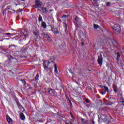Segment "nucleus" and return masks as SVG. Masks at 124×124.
<instances>
[{"instance_id": "1", "label": "nucleus", "mask_w": 124, "mask_h": 124, "mask_svg": "<svg viewBox=\"0 0 124 124\" xmlns=\"http://www.w3.org/2000/svg\"><path fill=\"white\" fill-rule=\"evenodd\" d=\"M56 56H51L50 59L48 61H45L43 62L44 68L45 70L48 71L53 69L54 66V72L56 74H58V68H57V64L55 63V60Z\"/></svg>"}, {"instance_id": "2", "label": "nucleus", "mask_w": 124, "mask_h": 124, "mask_svg": "<svg viewBox=\"0 0 124 124\" xmlns=\"http://www.w3.org/2000/svg\"><path fill=\"white\" fill-rule=\"evenodd\" d=\"M112 28L113 29L114 31H115V33L116 34H119V33H121V26L118 24H115L112 27Z\"/></svg>"}, {"instance_id": "3", "label": "nucleus", "mask_w": 124, "mask_h": 124, "mask_svg": "<svg viewBox=\"0 0 124 124\" xmlns=\"http://www.w3.org/2000/svg\"><path fill=\"white\" fill-rule=\"evenodd\" d=\"M43 3L40 0H35V4L32 6L33 8H38L40 6H42Z\"/></svg>"}, {"instance_id": "4", "label": "nucleus", "mask_w": 124, "mask_h": 124, "mask_svg": "<svg viewBox=\"0 0 124 124\" xmlns=\"http://www.w3.org/2000/svg\"><path fill=\"white\" fill-rule=\"evenodd\" d=\"M98 63L99 64L100 66L102 65V63L103 62V57H102V54L100 53V55L98 56V60H97Z\"/></svg>"}, {"instance_id": "5", "label": "nucleus", "mask_w": 124, "mask_h": 124, "mask_svg": "<svg viewBox=\"0 0 124 124\" xmlns=\"http://www.w3.org/2000/svg\"><path fill=\"white\" fill-rule=\"evenodd\" d=\"M47 92L48 93L52 96H57V92L54 89H49L47 90Z\"/></svg>"}, {"instance_id": "6", "label": "nucleus", "mask_w": 124, "mask_h": 124, "mask_svg": "<svg viewBox=\"0 0 124 124\" xmlns=\"http://www.w3.org/2000/svg\"><path fill=\"white\" fill-rule=\"evenodd\" d=\"M75 23L77 24V26H81L82 24L81 18L79 17L76 16V18H75Z\"/></svg>"}, {"instance_id": "7", "label": "nucleus", "mask_w": 124, "mask_h": 124, "mask_svg": "<svg viewBox=\"0 0 124 124\" xmlns=\"http://www.w3.org/2000/svg\"><path fill=\"white\" fill-rule=\"evenodd\" d=\"M91 1L93 6H95L96 7H98V6H99L100 0H91Z\"/></svg>"}, {"instance_id": "8", "label": "nucleus", "mask_w": 124, "mask_h": 124, "mask_svg": "<svg viewBox=\"0 0 124 124\" xmlns=\"http://www.w3.org/2000/svg\"><path fill=\"white\" fill-rule=\"evenodd\" d=\"M38 10L40 11L42 13L46 14L48 12L47 9L46 7H43L40 6L38 7Z\"/></svg>"}, {"instance_id": "9", "label": "nucleus", "mask_w": 124, "mask_h": 124, "mask_svg": "<svg viewBox=\"0 0 124 124\" xmlns=\"http://www.w3.org/2000/svg\"><path fill=\"white\" fill-rule=\"evenodd\" d=\"M51 31L54 33H57V34H58V33H60V31H59V28L58 27H51Z\"/></svg>"}, {"instance_id": "10", "label": "nucleus", "mask_w": 124, "mask_h": 124, "mask_svg": "<svg viewBox=\"0 0 124 124\" xmlns=\"http://www.w3.org/2000/svg\"><path fill=\"white\" fill-rule=\"evenodd\" d=\"M6 118L9 124H12V123H13V120H12V119H11L9 116L6 115Z\"/></svg>"}, {"instance_id": "11", "label": "nucleus", "mask_w": 124, "mask_h": 124, "mask_svg": "<svg viewBox=\"0 0 124 124\" xmlns=\"http://www.w3.org/2000/svg\"><path fill=\"white\" fill-rule=\"evenodd\" d=\"M78 36L80 38H82V37H83V36H84V32H83V31L82 30H80L78 31Z\"/></svg>"}, {"instance_id": "12", "label": "nucleus", "mask_w": 124, "mask_h": 124, "mask_svg": "<svg viewBox=\"0 0 124 124\" xmlns=\"http://www.w3.org/2000/svg\"><path fill=\"white\" fill-rule=\"evenodd\" d=\"M42 36L44 38H46L47 37H49V35H48L47 33H45V32H43L41 34Z\"/></svg>"}, {"instance_id": "13", "label": "nucleus", "mask_w": 124, "mask_h": 124, "mask_svg": "<svg viewBox=\"0 0 124 124\" xmlns=\"http://www.w3.org/2000/svg\"><path fill=\"white\" fill-rule=\"evenodd\" d=\"M20 118L21 120H22V121H24L25 119H26V117H25V115H24V113L21 112L20 114Z\"/></svg>"}, {"instance_id": "14", "label": "nucleus", "mask_w": 124, "mask_h": 124, "mask_svg": "<svg viewBox=\"0 0 124 124\" xmlns=\"http://www.w3.org/2000/svg\"><path fill=\"white\" fill-rule=\"evenodd\" d=\"M81 121L83 124H90V123H89L88 120H85L83 118L81 119Z\"/></svg>"}, {"instance_id": "15", "label": "nucleus", "mask_w": 124, "mask_h": 124, "mask_svg": "<svg viewBox=\"0 0 124 124\" xmlns=\"http://www.w3.org/2000/svg\"><path fill=\"white\" fill-rule=\"evenodd\" d=\"M101 88H102V89H104L105 91L106 92H107V93H109V88H108V87H107V86H100Z\"/></svg>"}, {"instance_id": "16", "label": "nucleus", "mask_w": 124, "mask_h": 124, "mask_svg": "<svg viewBox=\"0 0 124 124\" xmlns=\"http://www.w3.org/2000/svg\"><path fill=\"white\" fill-rule=\"evenodd\" d=\"M41 26L44 28V29H46L47 28V25L46 24V22L43 21L42 22Z\"/></svg>"}, {"instance_id": "17", "label": "nucleus", "mask_w": 124, "mask_h": 124, "mask_svg": "<svg viewBox=\"0 0 124 124\" xmlns=\"http://www.w3.org/2000/svg\"><path fill=\"white\" fill-rule=\"evenodd\" d=\"M120 58H121V55H120V52H118L116 59L117 62H119V61H120Z\"/></svg>"}, {"instance_id": "18", "label": "nucleus", "mask_w": 124, "mask_h": 124, "mask_svg": "<svg viewBox=\"0 0 124 124\" xmlns=\"http://www.w3.org/2000/svg\"><path fill=\"white\" fill-rule=\"evenodd\" d=\"M38 74H37L36 77L33 79H32L31 80V82H33V81H36V80H38Z\"/></svg>"}, {"instance_id": "19", "label": "nucleus", "mask_w": 124, "mask_h": 124, "mask_svg": "<svg viewBox=\"0 0 124 124\" xmlns=\"http://www.w3.org/2000/svg\"><path fill=\"white\" fill-rule=\"evenodd\" d=\"M46 39L47 40V41H48L49 42H53V39H52V38L50 37V36H48V37H47Z\"/></svg>"}, {"instance_id": "20", "label": "nucleus", "mask_w": 124, "mask_h": 124, "mask_svg": "<svg viewBox=\"0 0 124 124\" xmlns=\"http://www.w3.org/2000/svg\"><path fill=\"white\" fill-rule=\"evenodd\" d=\"M38 20L39 22H42V21H43V19H42V16H41V15L39 16Z\"/></svg>"}, {"instance_id": "21", "label": "nucleus", "mask_w": 124, "mask_h": 124, "mask_svg": "<svg viewBox=\"0 0 124 124\" xmlns=\"http://www.w3.org/2000/svg\"><path fill=\"white\" fill-rule=\"evenodd\" d=\"M99 27V26H98V25H96L95 24H93V27H94V29L95 30H96V29H98Z\"/></svg>"}, {"instance_id": "22", "label": "nucleus", "mask_w": 124, "mask_h": 124, "mask_svg": "<svg viewBox=\"0 0 124 124\" xmlns=\"http://www.w3.org/2000/svg\"><path fill=\"white\" fill-rule=\"evenodd\" d=\"M64 123L65 124H70L71 121L69 120H65Z\"/></svg>"}, {"instance_id": "23", "label": "nucleus", "mask_w": 124, "mask_h": 124, "mask_svg": "<svg viewBox=\"0 0 124 124\" xmlns=\"http://www.w3.org/2000/svg\"><path fill=\"white\" fill-rule=\"evenodd\" d=\"M15 101H16V103L17 106H19L20 105H21V104H20V102H19L18 101V99H15Z\"/></svg>"}, {"instance_id": "24", "label": "nucleus", "mask_w": 124, "mask_h": 124, "mask_svg": "<svg viewBox=\"0 0 124 124\" xmlns=\"http://www.w3.org/2000/svg\"><path fill=\"white\" fill-rule=\"evenodd\" d=\"M22 84L25 86L26 85V80L25 79H21Z\"/></svg>"}, {"instance_id": "25", "label": "nucleus", "mask_w": 124, "mask_h": 124, "mask_svg": "<svg viewBox=\"0 0 124 124\" xmlns=\"http://www.w3.org/2000/svg\"><path fill=\"white\" fill-rule=\"evenodd\" d=\"M101 118L102 120H106V119H107L106 116H105L104 115H101Z\"/></svg>"}, {"instance_id": "26", "label": "nucleus", "mask_w": 124, "mask_h": 124, "mask_svg": "<svg viewBox=\"0 0 124 124\" xmlns=\"http://www.w3.org/2000/svg\"><path fill=\"white\" fill-rule=\"evenodd\" d=\"M112 88H113V89H118V86H117V85L114 84L113 85Z\"/></svg>"}, {"instance_id": "27", "label": "nucleus", "mask_w": 124, "mask_h": 124, "mask_svg": "<svg viewBox=\"0 0 124 124\" xmlns=\"http://www.w3.org/2000/svg\"><path fill=\"white\" fill-rule=\"evenodd\" d=\"M106 4L107 6L109 7V6H110L111 3H110V2H108L106 3Z\"/></svg>"}, {"instance_id": "28", "label": "nucleus", "mask_w": 124, "mask_h": 124, "mask_svg": "<svg viewBox=\"0 0 124 124\" xmlns=\"http://www.w3.org/2000/svg\"><path fill=\"white\" fill-rule=\"evenodd\" d=\"M120 102H121V103H122L123 105H124V99H121Z\"/></svg>"}, {"instance_id": "29", "label": "nucleus", "mask_w": 124, "mask_h": 124, "mask_svg": "<svg viewBox=\"0 0 124 124\" xmlns=\"http://www.w3.org/2000/svg\"><path fill=\"white\" fill-rule=\"evenodd\" d=\"M68 100H69V103L70 104V106H72V103H71V101H70V100L69 99H68Z\"/></svg>"}, {"instance_id": "30", "label": "nucleus", "mask_w": 124, "mask_h": 124, "mask_svg": "<svg viewBox=\"0 0 124 124\" xmlns=\"http://www.w3.org/2000/svg\"><path fill=\"white\" fill-rule=\"evenodd\" d=\"M66 17H68V16H66V15H63L62 16V18H66Z\"/></svg>"}, {"instance_id": "31", "label": "nucleus", "mask_w": 124, "mask_h": 124, "mask_svg": "<svg viewBox=\"0 0 124 124\" xmlns=\"http://www.w3.org/2000/svg\"><path fill=\"white\" fill-rule=\"evenodd\" d=\"M103 56L104 57V58H106L107 57V54H106L105 53H104Z\"/></svg>"}, {"instance_id": "32", "label": "nucleus", "mask_w": 124, "mask_h": 124, "mask_svg": "<svg viewBox=\"0 0 124 124\" xmlns=\"http://www.w3.org/2000/svg\"><path fill=\"white\" fill-rule=\"evenodd\" d=\"M16 46L15 45H11L9 46V48H10V47H15Z\"/></svg>"}, {"instance_id": "33", "label": "nucleus", "mask_w": 124, "mask_h": 124, "mask_svg": "<svg viewBox=\"0 0 124 124\" xmlns=\"http://www.w3.org/2000/svg\"><path fill=\"white\" fill-rule=\"evenodd\" d=\"M113 91H114V93H118V90L117 89H114Z\"/></svg>"}, {"instance_id": "34", "label": "nucleus", "mask_w": 124, "mask_h": 124, "mask_svg": "<svg viewBox=\"0 0 124 124\" xmlns=\"http://www.w3.org/2000/svg\"><path fill=\"white\" fill-rule=\"evenodd\" d=\"M111 104H112L111 102H107L106 104V105H111Z\"/></svg>"}, {"instance_id": "35", "label": "nucleus", "mask_w": 124, "mask_h": 124, "mask_svg": "<svg viewBox=\"0 0 124 124\" xmlns=\"http://www.w3.org/2000/svg\"><path fill=\"white\" fill-rule=\"evenodd\" d=\"M6 11H7V9H4L3 13V15H4V14L5 13V12H6Z\"/></svg>"}, {"instance_id": "36", "label": "nucleus", "mask_w": 124, "mask_h": 124, "mask_svg": "<svg viewBox=\"0 0 124 124\" xmlns=\"http://www.w3.org/2000/svg\"><path fill=\"white\" fill-rule=\"evenodd\" d=\"M18 107L19 109H22V108H23V106H22V105H21L18 106Z\"/></svg>"}, {"instance_id": "37", "label": "nucleus", "mask_w": 124, "mask_h": 124, "mask_svg": "<svg viewBox=\"0 0 124 124\" xmlns=\"http://www.w3.org/2000/svg\"><path fill=\"white\" fill-rule=\"evenodd\" d=\"M111 42H112V43H113V44H115L116 43V41H115V40H112L111 41Z\"/></svg>"}, {"instance_id": "38", "label": "nucleus", "mask_w": 124, "mask_h": 124, "mask_svg": "<svg viewBox=\"0 0 124 124\" xmlns=\"http://www.w3.org/2000/svg\"><path fill=\"white\" fill-rule=\"evenodd\" d=\"M33 34H34L36 36L38 35V34L35 32H33Z\"/></svg>"}, {"instance_id": "39", "label": "nucleus", "mask_w": 124, "mask_h": 124, "mask_svg": "<svg viewBox=\"0 0 124 124\" xmlns=\"http://www.w3.org/2000/svg\"><path fill=\"white\" fill-rule=\"evenodd\" d=\"M5 34H6V35H11V33H5Z\"/></svg>"}, {"instance_id": "40", "label": "nucleus", "mask_w": 124, "mask_h": 124, "mask_svg": "<svg viewBox=\"0 0 124 124\" xmlns=\"http://www.w3.org/2000/svg\"><path fill=\"white\" fill-rule=\"evenodd\" d=\"M91 122L92 123V124H94V121H93V120H92Z\"/></svg>"}, {"instance_id": "41", "label": "nucleus", "mask_w": 124, "mask_h": 124, "mask_svg": "<svg viewBox=\"0 0 124 124\" xmlns=\"http://www.w3.org/2000/svg\"><path fill=\"white\" fill-rule=\"evenodd\" d=\"M105 93H106V92H102V94H105Z\"/></svg>"}, {"instance_id": "42", "label": "nucleus", "mask_w": 124, "mask_h": 124, "mask_svg": "<svg viewBox=\"0 0 124 124\" xmlns=\"http://www.w3.org/2000/svg\"><path fill=\"white\" fill-rule=\"evenodd\" d=\"M8 10H9V9H10V6H9L7 7V9Z\"/></svg>"}, {"instance_id": "43", "label": "nucleus", "mask_w": 124, "mask_h": 124, "mask_svg": "<svg viewBox=\"0 0 124 124\" xmlns=\"http://www.w3.org/2000/svg\"><path fill=\"white\" fill-rule=\"evenodd\" d=\"M64 28H66L67 27V25H66V24H65L64 25Z\"/></svg>"}, {"instance_id": "44", "label": "nucleus", "mask_w": 124, "mask_h": 124, "mask_svg": "<svg viewBox=\"0 0 124 124\" xmlns=\"http://www.w3.org/2000/svg\"><path fill=\"white\" fill-rule=\"evenodd\" d=\"M49 66H52V64H48V66H47L48 67H49Z\"/></svg>"}, {"instance_id": "45", "label": "nucleus", "mask_w": 124, "mask_h": 124, "mask_svg": "<svg viewBox=\"0 0 124 124\" xmlns=\"http://www.w3.org/2000/svg\"><path fill=\"white\" fill-rule=\"evenodd\" d=\"M81 45H82V46H84V42H83L82 43H81Z\"/></svg>"}, {"instance_id": "46", "label": "nucleus", "mask_w": 124, "mask_h": 124, "mask_svg": "<svg viewBox=\"0 0 124 124\" xmlns=\"http://www.w3.org/2000/svg\"><path fill=\"white\" fill-rule=\"evenodd\" d=\"M107 67H109V64H107Z\"/></svg>"}, {"instance_id": "47", "label": "nucleus", "mask_w": 124, "mask_h": 124, "mask_svg": "<svg viewBox=\"0 0 124 124\" xmlns=\"http://www.w3.org/2000/svg\"><path fill=\"white\" fill-rule=\"evenodd\" d=\"M21 1H25L26 0H20Z\"/></svg>"}, {"instance_id": "48", "label": "nucleus", "mask_w": 124, "mask_h": 124, "mask_svg": "<svg viewBox=\"0 0 124 124\" xmlns=\"http://www.w3.org/2000/svg\"><path fill=\"white\" fill-rule=\"evenodd\" d=\"M49 11L51 12V11H53V10H50Z\"/></svg>"}, {"instance_id": "49", "label": "nucleus", "mask_w": 124, "mask_h": 124, "mask_svg": "<svg viewBox=\"0 0 124 124\" xmlns=\"http://www.w3.org/2000/svg\"><path fill=\"white\" fill-rule=\"evenodd\" d=\"M72 119H75L74 116H72Z\"/></svg>"}, {"instance_id": "50", "label": "nucleus", "mask_w": 124, "mask_h": 124, "mask_svg": "<svg viewBox=\"0 0 124 124\" xmlns=\"http://www.w3.org/2000/svg\"><path fill=\"white\" fill-rule=\"evenodd\" d=\"M71 74H72V76H73V73H71Z\"/></svg>"}, {"instance_id": "51", "label": "nucleus", "mask_w": 124, "mask_h": 124, "mask_svg": "<svg viewBox=\"0 0 124 124\" xmlns=\"http://www.w3.org/2000/svg\"><path fill=\"white\" fill-rule=\"evenodd\" d=\"M66 98L67 99V98L68 99V96H66Z\"/></svg>"}, {"instance_id": "52", "label": "nucleus", "mask_w": 124, "mask_h": 124, "mask_svg": "<svg viewBox=\"0 0 124 124\" xmlns=\"http://www.w3.org/2000/svg\"><path fill=\"white\" fill-rule=\"evenodd\" d=\"M70 124H74L72 123V122H71V121Z\"/></svg>"}, {"instance_id": "53", "label": "nucleus", "mask_w": 124, "mask_h": 124, "mask_svg": "<svg viewBox=\"0 0 124 124\" xmlns=\"http://www.w3.org/2000/svg\"><path fill=\"white\" fill-rule=\"evenodd\" d=\"M10 58H12V56H10Z\"/></svg>"}, {"instance_id": "54", "label": "nucleus", "mask_w": 124, "mask_h": 124, "mask_svg": "<svg viewBox=\"0 0 124 124\" xmlns=\"http://www.w3.org/2000/svg\"><path fill=\"white\" fill-rule=\"evenodd\" d=\"M86 102H87V103H88V101H87Z\"/></svg>"}]
</instances>
